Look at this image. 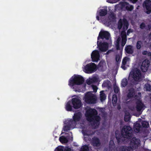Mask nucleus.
<instances>
[{
	"mask_svg": "<svg viewBox=\"0 0 151 151\" xmlns=\"http://www.w3.org/2000/svg\"><path fill=\"white\" fill-rule=\"evenodd\" d=\"M121 58L119 55H117L116 57V60L117 62H120L121 61Z\"/></svg>",
	"mask_w": 151,
	"mask_h": 151,
	"instance_id": "42",
	"label": "nucleus"
},
{
	"mask_svg": "<svg viewBox=\"0 0 151 151\" xmlns=\"http://www.w3.org/2000/svg\"><path fill=\"white\" fill-rule=\"evenodd\" d=\"M64 147L63 146H60L58 147L56 149V151H64Z\"/></svg>",
	"mask_w": 151,
	"mask_h": 151,
	"instance_id": "40",
	"label": "nucleus"
},
{
	"mask_svg": "<svg viewBox=\"0 0 151 151\" xmlns=\"http://www.w3.org/2000/svg\"><path fill=\"white\" fill-rule=\"evenodd\" d=\"M121 40V39L120 37H118L116 40L114 42L115 45V47L117 50H121V47H120L119 45V43Z\"/></svg>",
	"mask_w": 151,
	"mask_h": 151,
	"instance_id": "24",
	"label": "nucleus"
},
{
	"mask_svg": "<svg viewBox=\"0 0 151 151\" xmlns=\"http://www.w3.org/2000/svg\"><path fill=\"white\" fill-rule=\"evenodd\" d=\"M97 81V78L96 77H93L86 80V83L88 85H90Z\"/></svg>",
	"mask_w": 151,
	"mask_h": 151,
	"instance_id": "25",
	"label": "nucleus"
},
{
	"mask_svg": "<svg viewBox=\"0 0 151 151\" xmlns=\"http://www.w3.org/2000/svg\"><path fill=\"white\" fill-rule=\"evenodd\" d=\"M135 94V91L133 88H130L128 90V93L127 94V97L128 99L133 98Z\"/></svg>",
	"mask_w": 151,
	"mask_h": 151,
	"instance_id": "18",
	"label": "nucleus"
},
{
	"mask_svg": "<svg viewBox=\"0 0 151 151\" xmlns=\"http://www.w3.org/2000/svg\"><path fill=\"white\" fill-rule=\"evenodd\" d=\"M59 140L62 144L67 143L68 141V139L64 136L60 137H59Z\"/></svg>",
	"mask_w": 151,
	"mask_h": 151,
	"instance_id": "27",
	"label": "nucleus"
},
{
	"mask_svg": "<svg viewBox=\"0 0 151 151\" xmlns=\"http://www.w3.org/2000/svg\"><path fill=\"white\" fill-rule=\"evenodd\" d=\"M128 81L127 79L126 78L123 79L121 81V85L122 87H125L128 84Z\"/></svg>",
	"mask_w": 151,
	"mask_h": 151,
	"instance_id": "28",
	"label": "nucleus"
},
{
	"mask_svg": "<svg viewBox=\"0 0 151 151\" xmlns=\"http://www.w3.org/2000/svg\"><path fill=\"white\" fill-rule=\"evenodd\" d=\"M140 143V140L135 137H133L131 140L130 145L132 149L137 148Z\"/></svg>",
	"mask_w": 151,
	"mask_h": 151,
	"instance_id": "13",
	"label": "nucleus"
},
{
	"mask_svg": "<svg viewBox=\"0 0 151 151\" xmlns=\"http://www.w3.org/2000/svg\"><path fill=\"white\" fill-rule=\"evenodd\" d=\"M91 57L93 62H98L100 58V54L99 51L96 50L93 51L91 53Z\"/></svg>",
	"mask_w": 151,
	"mask_h": 151,
	"instance_id": "14",
	"label": "nucleus"
},
{
	"mask_svg": "<svg viewBox=\"0 0 151 151\" xmlns=\"http://www.w3.org/2000/svg\"><path fill=\"white\" fill-rule=\"evenodd\" d=\"M145 27V24L144 22H142L140 25V27L141 29H144Z\"/></svg>",
	"mask_w": 151,
	"mask_h": 151,
	"instance_id": "44",
	"label": "nucleus"
},
{
	"mask_svg": "<svg viewBox=\"0 0 151 151\" xmlns=\"http://www.w3.org/2000/svg\"><path fill=\"white\" fill-rule=\"evenodd\" d=\"M91 143V145L94 147H99L101 144L100 139L96 137L92 138Z\"/></svg>",
	"mask_w": 151,
	"mask_h": 151,
	"instance_id": "17",
	"label": "nucleus"
},
{
	"mask_svg": "<svg viewBox=\"0 0 151 151\" xmlns=\"http://www.w3.org/2000/svg\"><path fill=\"white\" fill-rule=\"evenodd\" d=\"M132 32V31L131 29H129L127 31V34L128 35L131 32Z\"/></svg>",
	"mask_w": 151,
	"mask_h": 151,
	"instance_id": "48",
	"label": "nucleus"
},
{
	"mask_svg": "<svg viewBox=\"0 0 151 151\" xmlns=\"http://www.w3.org/2000/svg\"><path fill=\"white\" fill-rule=\"evenodd\" d=\"M96 70V65L94 63H91L85 66L83 70L86 73H91L95 72Z\"/></svg>",
	"mask_w": 151,
	"mask_h": 151,
	"instance_id": "6",
	"label": "nucleus"
},
{
	"mask_svg": "<svg viewBox=\"0 0 151 151\" xmlns=\"http://www.w3.org/2000/svg\"><path fill=\"white\" fill-rule=\"evenodd\" d=\"M127 40L126 36H125V37H122V38L121 46V51H122L123 49L124 46L126 43Z\"/></svg>",
	"mask_w": 151,
	"mask_h": 151,
	"instance_id": "32",
	"label": "nucleus"
},
{
	"mask_svg": "<svg viewBox=\"0 0 151 151\" xmlns=\"http://www.w3.org/2000/svg\"><path fill=\"white\" fill-rule=\"evenodd\" d=\"M107 12L106 8L101 9L99 11L98 14L100 16H105L107 14Z\"/></svg>",
	"mask_w": 151,
	"mask_h": 151,
	"instance_id": "23",
	"label": "nucleus"
},
{
	"mask_svg": "<svg viewBox=\"0 0 151 151\" xmlns=\"http://www.w3.org/2000/svg\"><path fill=\"white\" fill-rule=\"evenodd\" d=\"M64 151H71V149L68 146L65 147V148L64 147Z\"/></svg>",
	"mask_w": 151,
	"mask_h": 151,
	"instance_id": "45",
	"label": "nucleus"
},
{
	"mask_svg": "<svg viewBox=\"0 0 151 151\" xmlns=\"http://www.w3.org/2000/svg\"><path fill=\"white\" fill-rule=\"evenodd\" d=\"M126 4L128 5L126 6L125 8L127 10L129 11H132L134 8L133 6L132 5H129V3H127Z\"/></svg>",
	"mask_w": 151,
	"mask_h": 151,
	"instance_id": "36",
	"label": "nucleus"
},
{
	"mask_svg": "<svg viewBox=\"0 0 151 151\" xmlns=\"http://www.w3.org/2000/svg\"><path fill=\"white\" fill-rule=\"evenodd\" d=\"M114 93H118L119 89V88L117 86H114Z\"/></svg>",
	"mask_w": 151,
	"mask_h": 151,
	"instance_id": "38",
	"label": "nucleus"
},
{
	"mask_svg": "<svg viewBox=\"0 0 151 151\" xmlns=\"http://www.w3.org/2000/svg\"><path fill=\"white\" fill-rule=\"evenodd\" d=\"M141 127V125L139 123H136L134 126V129L135 132L137 133H138Z\"/></svg>",
	"mask_w": 151,
	"mask_h": 151,
	"instance_id": "26",
	"label": "nucleus"
},
{
	"mask_svg": "<svg viewBox=\"0 0 151 151\" xmlns=\"http://www.w3.org/2000/svg\"><path fill=\"white\" fill-rule=\"evenodd\" d=\"M147 52L146 50H144L142 52V54L143 55H146L147 54Z\"/></svg>",
	"mask_w": 151,
	"mask_h": 151,
	"instance_id": "49",
	"label": "nucleus"
},
{
	"mask_svg": "<svg viewBox=\"0 0 151 151\" xmlns=\"http://www.w3.org/2000/svg\"><path fill=\"white\" fill-rule=\"evenodd\" d=\"M125 50L126 52L129 54H132L133 52L132 47L131 45L126 46L125 47Z\"/></svg>",
	"mask_w": 151,
	"mask_h": 151,
	"instance_id": "21",
	"label": "nucleus"
},
{
	"mask_svg": "<svg viewBox=\"0 0 151 151\" xmlns=\"http://www.w3.org/2000/svg\"><path fill=\"white\" fill-rule=\"evenodd\" d=\"M71 101L73 105V107L75 109H79L82 106L81 100L78 97L72 98Z\"/></svg>",
	"mask_w": 151,
	"mask_h": 151,
	"instance_id": "8",
	"label": "nucleus"
},
{
	"mask_svg": "<svg viewBox=\"0 0 151 151\" xmlns=\"http://www.w3.org/2000/svg\"><path fill=\"white\" fill-rule=\"evenodd\" d=\"M106 98V96L104 93V91H102L100 92V99L101 101H104Z\"/></svg>",
	"mask_w": 151,
	"mask_h": 151,
	"instance_id": "29",
	"label": "nucleus"
},
{
	"mask_svg": "<svg viewBox=\"0 0 151 151\" xmlns=\"http://www.w3.org/2000/svg\"><path fill=\"white\" fill-rule=\"evenodd\" d=\"M143 6L146 9V13L148 14L151 12V1L150 0H146L143 4Z\"/></svg>",
	"mask_w": 151,
	"mask_h": 151,
	"instance_id": "12",
	"label": "nucleus"
},
{
	"mask_svg": "<svg viewBox=\"0 0 151 151\" xmlns=\"http://www.w3.org/2000/svg\"><path fill=\"white\" fill-rule=\"evenodd\" d=\"M147 54L148 56L151 57V52H147Z\"/></svg>",
	"mask_w": 151,
	"mask_h": 151,
	"instance_id": "52",
	"label": "nucleus"
},
{
	"mask_svg": "<svg viewBox=\"0 0 151 151\" xmlns=\"http://www.w3.org/2000/svg\"><path fill=\"white\" fill-rule=\"evenodd\" d=\"M149 61L147 60H145L143 61L141 67V69L142 72H146L147 71L149 65Z\"/></svg>",
	"mask_w": 151,
	"mask_h": 151,
	"instance_id": "15",
	"label": "nucleus"
},
{
	"mask_svg": "<svg viewBox=\"0 0 151 151\" xmlns=\"http://www.w3.org/2000/svg\"><path fill=\"white\" fill-rule=\"evenodd\" d=\"M142 126L143 128H147L149 126L148 122L146 121H143L141 123Z\"/></svg>",
	"mask_w": 151,
	"mask_h": 151,
	"instance_id": "34",
	"label": "nucleus"
},
{
	"mask_svg": "<svg viewBox=\"0 0 151 151\" xmlns=\"http://www.w3.org/2000/svg\"><path fill=\"white\" fill-rule=\"evenodd\" d=\"M117 109L118 110H120L121 109V106L120 105H119L117 106Z\"/></svg>",
	"mask_w": 151,
	"mask_h": 151,
	"instance_id": "55",
	"label": "nucleus"
},
{
	"mask_svg": "<svg viewBox=\"0 0 151 151\" xmlns=\"http://www.w3.org/2000/svg\"><path fill=\"white\" fill-rule=\"evenodd\" d=\"M97 47L101 52H105L108 49L109 44L108 43L105 42H102L98 40L97 41Z\"/></svg>",
	"mask_w": 151,
	"mask_h": 151,
	"instance_id": "9",
	"label": "nucleus"
},
{
	"mask_svg": "<svg viewBox=\"0 0 151 151\" xmlns=\"http://www.w3.org/2000/svg\"><path fill=\"white\" fill-rule=\"evenodd\" d=\"M112 145V146H114V141H110L109 143V146H111Z\"/></svg>",
	"mask_w": 151,
	"mask_h": 151,
	"instance_id": "47",
	"label": "nucleus"
},
{
	"mask_svg": "<svg viewBox=\"0 0 151 151\" xmlns=\"http://www.w3.org/2000/svg\"><path fill=\"white\" fill-rule=\"evenodd\" d=\"M115 134H116V139L117 140V141H118V142H119L120 141V137L121 136H117V133L116 132H115Z\"/></svg>",
	"mask_w": 151,
	"mask_h": 151,
	"instance_id": "43",
	"label": "nucleus"
},
{
	"mask_svg": "<svg viewBox=\"0 0 151 151\" xmlns=\"http://www.w3.org/2000/svg\"><path fill=\"white\" fill-rule=\"evenodd\" d=\"M117 100V96L116 94H114L112 97V102L114 106L116 105Z\"/></svg>",
	"mask_w": 151,
	"mask_h": 151,
	"instance_id": "30",
	"label": "nucleus"
},
{
	"mask_svg": "<svg viewBox=\"0 0 151 151\" xmlns=\"http://www.w3.org/2000/svg\"><path fill=\"white\" fill-rule=\"evenodd\" d=\"M96 18L98 20H99V17L98 15L96 16Z\"/></svg>",
	"mask_w": 151,
	"mask_h": 151,
	"instance_id": "54",
	"label": "nucleus"
},
{
	"mask_svg": "<svg viewBox=\"0 0 151 151\" xmlns=\"http://www.w3.org/2000/svg\"><path fill=\"white\" fill-rule=\"evenodd\" d=\"M82 117V114L80 112H75L73 116V119H71L65 121L66 125L63 127L65 131L70 130L71 129H73L76 126L77 122L79 121Z\"/></svg>",
	"mask_w": 151,
	"mask_h": 151,
	"instance_id": "1",
	"label": "nucleus"
},
{
	"mask_svg": "<svg viewBox=\"0 0 151 151\" xmlns=\"http://www.w3.org/2000/svg\"><path fill=\"white\" fill-rule=\"evenodd\" d=\"M85 102L88 104H94L96 103L97 100L96 95L90 92H87L84 96Z\"/></svg>",
	"mask_w": 151,
	"mask_h": 151,
	"instance_id": "5",
	"label": "nucleus"
},
{
	"mask_svg": "<svg viewBox=\"0 0 151 151\" xmlns=\"http://www.w3.org/2000/svg\"><path fill=\"white\" fill-rule=\"evenodd\" d=\"M150 59H151V57H150Z\"/></svg>",
	"mask_w": 151,
	"mask_h": 151,
	"instance_id": "59",
	"label": "nucleus"
},
{
	"mask_svg": "<svg viewBox=\"0 0 151 151\" xmlns=\"http://www.w3.org/2000/svg\"><path fill=\"white\" fill-rule=\"evenodd\" d=\"M136 108L138 111H141L145 106L144 104L140 100H138L136 101Z\"/></svg>",
	"mask_w": 151,
	"mask_h": 151,
	"instance_id": "16",
	"label": "nucleus"
},
{
	"mask_svg": "<svg viewBox=\"0 0 151 151\" xmlns=\"http://www.w3.org/2000/svg\"><path fill=\"white\" fill-rule=\"evenodd\" d=\"M110 37V34L108 32L106 31H101L99 33L97 40H99L100 39H101L103 40H108Z\"/></svg>",
	"mask_w": 151,
	"mask_h": 151,
	"instance_id": "11",
	"label": "nucleus"
},
{
	"mask_svg": "<svg viewBox=\"0 0 151 151\" xmlns=\"http://www.w3.org/2000/svg\"><path fill=\"white\" fill-rule=\"evenodd\" d=\"M92 88L94 92H96L97 91L98 88L96 86H93Z\"/></svg>",
	"mask_w": 151,
	"mask_h": 151,
	"instance_id": "46",
	"label": "nucleus"
},
{
	"mask_svg": "<svg viewBox=\"0 0 151 151\" xmlns=\"http://www.w3.org/2000/svg\"><path fill=\"white\" fill-rule=\"evenodd\" d=\"M97 114V111L96 109H90L86 111L85 116L87 121L95 124L99 123L101 119L100 116Z\"/></svg>",
	"mask_w": 151,
	"mask_h": 151,
	"instance_id": "2",
	"label": "nucleus"
},
{
	"mask_svg": "<svg viewBox=\"0 0 151 151\" xmlns=\"http://www.w3.org/2000/svg\"><path fill=\"white\" fill-rule=\"evenodd\" d=\"M84 82V79L81 76L75 74L72 76L69 81L68 85L73 87L75 85H81Z\"/></svg>",
	"mask_w": 151,
	"mask_h": 151,
	"instance_id": "3",
	"label": "nucleus"
},
{
	"mask_svg": "<svg viewBox=\"0 0 151 151\" xmlns=\"http://www.w3.org/2000/svg\"><path fill=\"white\" fill-rule=\"evenodd\" d=\"M148 27L149 29H150L151 28V26L150 25H148Z\"/></svg>",
	"mask_w": 151,
	"mask_h": 151,
	"instance_id": "57",
	"label": "nucleus"
},
{
	"mask_svg": "<svg viewBox=\"0 0 151 151\" xmlns=\"http://www.w3.org/2000/svg\"><path fill=\"white\" fill-rule=\"evenodd\" d=\"M121 134L125 138L131 139L133 135L132 129L130 126H124L121 131Z\"/></svg>",
	"mask_w": 151,
	"mask_h": 151,
	"instance_id": "4",
	"label": "nucleus"
},
{
	"mask_svg": "<svg viewBox=\"0 0 151 151\" xmlns=\"http://www.w3.org/2000/svg\"><path fill=\"white\" fill-rule=\"evenodd\" d=\"M145 86L147 91H150L151 90V86L150 84H146Z\"/></svg>",
	"mask_w": 151,
	"mask_h": 151,
	"instance_id": "39",
	"label": "nucleus"
},
{
	"mask_svg": "<svg viewBox=\"0 0 151 151\" xmlns=\"http://www.w3.org/2000/svg\"><path fill=\"white\" fill-rule=\"evenodd\" d=\"M117 151H132V148L131 146H123L119 147L117 148Z\"/></svg>",
	"mask_w": 151,
	"mask_h": 151,
	"instance_id": "20",
	"label": "nucleus"
},
{
	"mask_svg": "<svg viewBox=\"0 0 151 151\" xmlns=\"http://www.w3.org/2000/svg\"><path fill=\"white\" fill-rule=\"evenodd\" d=\"M141 73L139 70H137L135 72H134L132 75V77L134 80L136 81H138L140 78Z\"/></svg>",
	"mask_w": 151,
	"mask_h": 151,
	"instance_id": "19",
	"label": "nucleus"
},
{
	"mask_svg": "<svg viewBox=\"0 0 151 151\" xmlns=\"http://www.w3.org/2000/svg\"><path fill=\"white\" fill-rule=\"evenodd\" d=\"M107 1L110 3H113V2L112 1H109V0H107Z\"/></svg>",
	"mask_w": 151,
	"mask_h": 151,
	"instance_id": "56",
	"label": "nucleus"
},
{
	"mask_svg": "<svg viewBox=\"0 0 151 151\" xmlns=\"http://www.w3.org/2000/svg\"><path fill=\"white\" fill-rule=\"evenodd\" d=\"M130 119V115L129 113L125 112L124 117V120L125 122H128Z\"/></svg>",
	"mask_w": 151,
	"mask_h": 151,
	"instance_id": "31",
	"label": "nucleus"
},
{
	"mask_svg": "<svg viewBox=\"0 0 151 151\" xmlns=\"http://www.w3.org/2000/svg\"><path fill=\"white\" fill-rule=\"evenodd\" d=\"M109 151H115V148L114 146H109Z\"/></svg>",
	"mask_w": 151,
	"mask_h": 151,
	"instance_id": "41",
	"label": "nucleus"
},
{
	"mask_svg": "<svg viewBox=\"0 0 151 151\" xmlns=\"http://www.w3.org/2000/svg\"><path fill=\"white\" fill-rule=\"evenodd\" d=\"M128 58L127 57L124 58L122 61V64L125 65Z\"/></svg>",
	"mask_w": 151,
	"mask_h": 151,
	"instance_id": "37",
	"label": "nucleus"
},
{
	"mask_svg": "<svg viewBox=\"0 0 151 151\" xmlns=\"http://www.w3.org/2000/svg\"><path fill=\"white\" fill-rule=\"evenodd\" d=\"M148 38L149 40L151 41V32L148 35Z\"/></svg>",
	"mask_w": 151,
	"mask_h": 151,
	"instance_id": "51",
	"label": "nucleus"
},
{
	"mask_svg": "<svg viewBox=\"0 0 151 151\" xmlns=\"http://www.w3.org/2000/svg\"><path fill=\"white\" fill-rule=\"evenodd\" d=\"M71 102L70 101H68L65 105V108L66 110L68 111H72L73 106L71 105Z\"/></svg>",
	"mask_w": 151,
	"mask_h": 151,
	"instance_id": "22",
	"label": "nucleus"
},
{
	"mask_svg": "<svg viewBox=\"0 0 151 151\" xmlns=\"http://www.w3.org/2000/svg\"><path fill=\"white\" fill-rule=\"evenodd\" d=\"M150 46H151V44H150Z\"/></svg>",
	"mask_w": 151,
	"mask_h": 151,
	"instance_id": "58",
	"label": "nucleus"
},
{
	"mask_svg": "<svg viewBox=\"0 0 151 151\" xmlns=\"http://www.w3.org/2000/svg\"><path fill=\"white\" fill-rule=\"evenodd\" d=\"M105 64V63L104 61L101 60L100 62L98 65L99 67H100V70L102 71H103L104 70L103 68Z\"/></svg>",
	"mask_w": 151,
	"mask_h": 151,
	"instance_id": "33",
	"label": "nucleus"
},
{
	"mask_svg": "<svg viewBox=\"0 0 151 151\" xmlns=\"http://www.w3.org/2000/svg\"><path fill=\"white\" fill-rule=\"evenodd\" d=\"M128 22L126 19H124L123 20L120 19L118 21V28L119 30L121 29L123 27V30L124 31L128 29Z\"/></svg>",
	"mask_w": 151,
	"mask_h": 151,
	"instance_id": "7",
	"label": "nucleus"
},
{
	"mask_svg": "<svg viewBox=\"0 0 151 151\" xmlns=\"http://www.w3.org/2000/svg\"><path fill=\"white\" fill-rule=\"evenodd\" d=\"M132 2L133 3H135L138 0H131Z\"/></svg>",
	"mask_w": 151,
	"mask_h": 151,
	"instance_id": "53",
	"label": "nucleus"
},
{
	"mask_svg": "<svg viewBox=\"0 0 151 151\" xmlns=\"http://www.w3.org/2000/svg\"><path fill=\"white\" fill-rule=\"evenodd\" d=\"M150 46V43L146 41L139 40L137 41L136 44V48L139 50L142 47H148Z\"/></svg>",
	"mask_w": 151,
	"mask_h": 151,
	"instance_id": "10",
	"label": "nucleus"
},
{
	"mask_svg": "<svg viewBox=\"0 0 151 151\" xmlns=\"http://www.w3.org/2000/svg\"><path fill=\"white\" fill-rule=\"evenodd\" d=\"M88 145H85L83 146L80 151H88Z\"/></svg>",
	"mask_w": 151,
	"mask_h": 151,
	"instance_id": "35",
	"label": "nucleus"
},
{
	"mask_svg": "<svg viewBox=\"0 0 151 151\" xmlns=\"http://www.w3.org/2000/svg\"><path fill=\"white\" fill-rule=\"evenodd\" d=\"M121 67L122 69H123L124 70L126 69V68L125 66V65H123L122 64Z\"/></svg>",
	"mask_w": 151,
	"mask_h": 151,
	"instance_id": "50",
	"label": "nucleus"
}]
</instances>
